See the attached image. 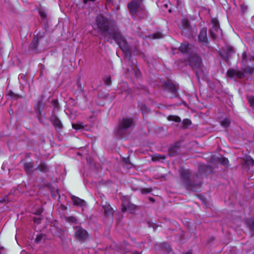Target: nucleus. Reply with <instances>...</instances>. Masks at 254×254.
Listing matches in <instances>:
<instances>
[{"mask_svg": "<svg viewBox=\"0 0 254 254\" xmlns=\"http://www.w3.org/2000/svg\"><path fill=\"white\" fill-rule=\"evenodd\" d=\"M81 90L82 92H83V88H81Z\"/></svg>", "mask_w": 254, "mask_h": 254, "instance_id": "nucleus-49", "label": "nucleus"}, {"mask_svg": "<svg viewBox=\"0 0 254 254\" xmlns=\"http://www.w3.org/2000/svg\"><path fill=\"white\" fill-rule=\"evenodd\" d=\"M203 166H201V168L200 167L199 168V172L198 173H197L196 174V178H199V174H200V170H201V168Z\"/></svg>", "mask_w": 254, "mask_h": 254, "instance_id": "nucleus-41", "label": "nucleus"}, {"mask_svg": "<svg viewBox=\"0 0 254 254\" xmlns=\"http://www.w3.org/2000/svg\"><path fill=\"white\" fill-rule=\"evenodd\" d=\"M72 127L76 130L80 129L83 128V126L81 124H73L72 125Z\"/></svg>", "mask_w": 254, "mask_h": 254, "instance_id": "nucleus-35", "label": "nucleus"}, {"mask_svg": "<svg viewBox=\"0 0 254 254\" xmlns=\"http://www.w3.org/2000/svg\"><path fill=\"white\" fill-rule=\"evenodd\" d=\"M185 254H191V253L190 252H188V253H186Z\"/></svg>", "mask_w": 254, "mask_h": 254, "instance_id": "nucleus-48", "label": "nucleus"}, {"mask_svg": "<svg viewBox=\"0 0 254 254\" xmlns=\"http://www.w3.org/2000/svg\"><path fill=\"white\" fill-rule=\"evenodd\" d=\"M198 41L203 43L205 45L208 46V40L207 36V30L205 28H203L200 31L198 35Z\"/></svg>", "mask_w": 254, "mask_h": 254, "instance_id": "nucleus-10", "label": "nucleus"}, {"mask_svg": "<svg viewBox=\"0 0 254 254\" xmlns=\"http://www.w3.org/2000/svg\"><path fill=\"white\" fill-rule=\"evenodd\" d=\"M71 200L73 202V204L76 206H83L85 205V201L80 198L73 195L71 196Z\"/></svg>", "mask_w": 254, "mask_h": 254, "instance_id": "nucleus-14", "label": "nucleus"}, {"mask_svg": "<svg viewBox=\"0 0 254 254\" xmlns=\"http://www.w3.org/2000/svg\"><path fill=\"white\" fill-rule=\"evenodd\" d=\"M39 44V38L38 36H35L32 42L29 45V49L32 51H36Z\"/></svg>", "mask_w": 254, "mask_h": 254, "instance_id": "nucleus-18", "label": "nucleus"}, {"mask_svg": "<svg viewBox=\"0 0 254 254\" xmlns=\"http://www.w3.org/2000/svg\"><path fill=\"white\" fill-rule=\"evenodd\" d=\"M244 71L249 74H252L254 72V66L250 67L249 66H247L244 68Z\"/></svg>", "mask_w": 254, "mask_h": 254, "instance_id": "nucleus-28", "label": "nucleus"}, {"mask_svg": "<svg viewBox=\"0 0 254 254\" xmlns=\"http://www.w3.org/2000/svg\"><path fill=\"white\" fill-rule=\"evenodd\" d=\"M163 37V34L160 32L155 33L152 35V37L153 39L161 38Z\"/></svg>", "mask_w": 254, "mask_h": 254, "instance_id": "nucleus-37", "label": "nucleus"}, {"mask_svg": "<svg viewBox=\"0 0 254 254\" xmlns=\"http://www.w3.org/2000/svg\"><path fill=\"white\" fill-rule=\"evenodd\" d=\"M139 106L140 107V109L141 111L143 117L148 115L151 113V111L148 108H147L145 104H140L139 105Z\"/></svg>", "mask_w": 254, "mask_h": 254, "instance_id": "nucleus-20", "label": "nucleus"}, {"mask_svg": "<svg viewBox=\"0 0 254 254\" xmlns=\"http://www.w3.org/2000/svg\"><path fill=\"white\" fill-rule=\"evenodd\" d=\"M74 236L78 240L84 241L88 238V233L86 230L83 229L81 227H77L76 230L74 233Z\"/></svg>", "mask_w": 254, "mask_h": 254, "instance_id": "nucleus-7", "label": "nucleus"}, {"mask_svg": "<svg viewBox=\"0 0 254 254\" xmlns=\"http://www.w3.org/2000/svg\"><path fill=\"white\" fill-rule=\"evenodd\" d=\"M227 76L233 78L236 76L238 79H241L244 77V73L241 71L236 70L233 68L229 69L227 71Z\"/></svg>", "mask_w": 254, "mask_h": 254, "instance_id": "nucleus-9", "label": "nucleus"}, {"mask_svg": "<svg viewBox=\"0 0 254 254\" xmlns=\"http://www.w3.org/2000/svg\"><path fill=\"white\" fill-rule=\"evenodd\" d=\"M37 219H36V218H34V222H35V223H36V222H37Z\"/></svg>", "mask_w": 254, "mask_h": 254, "instance_id": "nucleus-47", "label": "nucleus"}, {"mask_svg": "<svg viewBox=\"0 0 254 254\" xmlns=\"http://www.w3.org/2000/svg\"><path fill=\"white\" fill-rule=\"evenodd\" d=\"M247 224L248 228L252 231H254V219H250L247 221Z\"/></svg>", "mask_w": 254, "mask_h": 254, "instance_id": "nucleus-27", "label": "nucleus"}, {"mask_svg": "<svg viewBox=\"0 0 254 254\" xmlns=\"http://www.w3.org/2000/svg\"><path fill=\"white\" fill-rule=\"evenodd\" d=\"M43 106L44 103L41 100L38 101L34 106L35 111L39 117L41 116L42 110Z\"/></svg>", "mask_w": 254, "mask_h": 254, "instance_id": "nucleus-16", "label": "nucleus"}, {"mask_svg": "<svg viewBox=\"0 0 254 254\" xmlns=\"http://www.w3.org/2000/svg\"><path fill=\"white\" fill-rule=\"evenodd\" d=\"M190 65L193 68L196 72L197 70L202 67V60L200 56L196 54H191L188 59Z\"/></svg>", "mask_w": 254, "mask_h": 254, "instance_id": "nucleus-3", "label": "nucleus"}, {"mask_svg": "<svg viewBox=\"0 0 254 254\" xmlns=\"http://www.w3.org/2000/svg\"><path fill=\"white\" fill-rule=\"evenodd\" d=\"M23 167L25 171L28 175H31L34 171V164L31 161L24 163Z\"/></svg>", "mask_w": 254, "mask_h": 254, "instance_id": "nucleus-13", "label": "nucleus"}, {"mask_svg": "<svg viewBox=\"0 0 254 254\" xmlns=\"http://www.w3.org/2000/svg\"><path fill=\"white\" fill-rule=\"evenodd\" d=\"M104 82L107 86H110L112 84L111 77L110 76L107 77L104 79Z\"/></svg>", "mask_w": 254, "mask_h": 254, "instance_id": "nucleus-30", "label": "nucleus"}, {"mask_svg": "<svg viewBox=\"0 0 254 254\" xmlns=\"http://www.w3.org/2000/svg\"><path fill=\"white\" fill-rule=\"evenodd\" d=\"M217 162H218L220 164L227 166L228 165L229 161L227 158L221 156L220 157H218L216 160Z\"/></svg>", "mask_w": 254, "mask_h": 254, "instance_id": "nucleus-21", "label": "nucleus"}, {"mask_svg": "<svg viewBox=\"0 0 254 254\" xmlns=\"http://www.w3.org/2000/svg\"><path fill=\"white\" fill-rule=\"evenodd\" d=\"M190 46L189 43H182L179 47V51L183 54L189 53L190 49Z\"/></svg>", "mask_w": 254, "mask_h": 254, "instance_id": "nucleus-15", "label": "nucleus"}, {"mask_svg": "<svg viewBox=\"0 0 254 254\" xmlns=\"http://www.w3.org/2000/svg\"><path fill=\"white\" fill-rule=\"evenodd\" d=\"M102 207L104 210V215L107 217L110 218L111 220H113L114 210L110 203L108 202H106L105 204H103Z\"/></svg>", "mask_w": 254, "mask_h": 254, "instance_id": "nucleus-8", "label": "nucleus"}, {"mask_svg": "<svg viewBox=\"0 0 254 254\" xmlns=\"http://www.w3.org/2000/svg\"><path fill=\"white\" fill-rule=\"evenodd\" d=\"M43 237L44 235L42 234L38 235L35 239V242L37 244L39 243L40 241L42 240Z\"/></svg>", "mask_w": 254, "mask_h": 254, "instance_id": "nucleus-36", "label": "nucleus"}, {"mask_svg": "<svg viewBox=\"0 0 254 254\" xmlns=\"http://www.w3.org/2000/svg\"><path fill=\"white\" fill-rule=\"evenodd\" d=\"M182 32L187 34L191 29V25L190 21L187 18H183L181 21L180 27Z\"/></svg>", "mask_w": 254, "mask_h": 254, "instance_id": "nucleus-11", "label": "nucleus"}, {"mask_svg": "<svg viewBox=\"0 0 254 254\" xmlns=\"http://www.w3.org/2000/svg\"><path fill=\"white\" fill-rule=\"evenodd\" d=\"M140 191L142 194H147L150 193L152 191V189L151 188H142Z\"/></svg>", "mask_w": 254, "mask_h": 254, "instance_id": "nucleus-34", "label": "nucleus"}, {"mask_svg": "<svg viewBox=\"0 0 254 254\" xmlns=\"http://www.w3.org/2000/svg\"><path fill=\"white\" fill-rule=\"evenodd\" d=\"M52 104L55 109H59V104L57 99L53 100L52 101Z\"/></svg>", "mask_w": 254, "mask_h": 254, "instance_id": "nucleus-33", "label": "nucleus"}, {"mask_svg": "<svg viewBox=\"0 0 254 254\" xmlns=\"http://www.w3.org/2000/svg\"><path fill=\"white\" fill-rule=\"evenodd\" d=\"M122 210L123 212H125L127 210V208H126V206L123 207Z\"/></svg>", "mask_w": 254, "mask_h": 254, "instance_id": "nucleus-45", "label": "nucleus"}, {"mask_svg": "<svg viewBox=\"0 0 254 254\" xmlns=\"http://www.w3.org/2000/svg\"><path fill=\"white\" fill-rule=\"evenodd\" d=\"M40 14L41 17L42 18H45L46 17V14L43 12H40Z\"/></svg>", "mask_w": 254, "mask_h": 254, "instance_id": "nucleus-42", "label": "nucleus"}, {"mask_svg": "<svg viewBox=\"0 0 254 254\" xmlns=\"http://www.w3.org/2000/svg\"><path fill=\"white\" fill-rule=\"evenodd\" d=\"M253 60L254 61V56L252 58Z\"/></svg>", "mask_w": 254, "mask_h": 254, "instance_id": "nucleus-51", "label": "nucleus"}, {"mask_svg": "<svg viewBox=\"0 0 254 254\" xmlns=\"http://www.w3.org/2000/svg\"><path fill=\"white\" fill-rule=\"evenodd\" d=\"M248 100L250 107H253L254 106V96H250L248 97Z\"/></svg>", "mask_w": 254, "mask_h": 254, "instance_id": "nucleus-32", "label": "nucleus"}, {"mask_svg": "<svg viewBox=\"0 0 254 254\" xmlns=\"http://www.w3.org/2000/svg\"><path fill=\"white\" fill-rule=\"evenodd\" d=\"M211 22L213 24V29L217 31L220 29L219 23L218 20L216 18H212L211 20Z\"/></svg>", "mask_w": 254, "mask_h": 254, "instance_id": "nucleus-24", "label": "nucleus"}, {"mask_svg": "<svg viewBox=\"0 0 254 254\" xmlns=\"http://www.w3.org/2000/svg\"><path fill=\"white\" fill-rule=\"evenodd\" d=\"M40 213H41V212H38V213H37L36 214H40Z\"/></svg>", "mask_w": 254, "mask_h": 254, "instance_id": "nucleus-50", "label": "nucleus"}, {"mask_svg": "<svg viewBox=\"0 0 254 254\" xmlns=\"http://www.w3.org/2000/svg\"><path fill=\"white\" fill-rule=\"evenodd\" d=\"M180 175L182 182L187 190L195 192L200 190L201 183L192 182L190 179V171L189 169H183L180 171Z\"/></svg>", "mask_w": 254, "mask_h": 254, "instance_id": "nucleus-2", "label": "nucleus"}, {"mask_svg": "<svg viewBox=\"0 0 254 254\" xmlns=\"http://www.w3.org/2000/svg\"><path fill=\"white\" fill-rule=\"evenodd\" d=\"M120 90H121V93L127 92L129 93L130 89L128 88V84L127 82H124L122 86H120Z\"/></svg>", "mask_w": 254, "mask_h": 254, "instance_id": "nucleus-25", "label": "nucleus"}, {"mask_svg": "<svg viewBox=\"0 0 254 254\" xmlns=\"http://www.w3.org/2000/svg\"><path fill=\"white\" fill-rule=\"evenodd\" d=\"M9 95H10L12 97L18 98L19 97V96L18 95H16L15 93H14L12 91H10L9 92Z\"/></svg>", "mask_w": 254, "mask_h": 254, "instance_id": "nucleus-38", "label": "nucleus"}, {"mask_svg": "<svg viewBox=\"0 0 254 254\" xmlns=\"http://www.w3.org/2000/svg\"><path fill=\"white\" fill-rule=\"evenodd\" d=\"M95 25L101 35L108 38V42L112 43L110 40H114L125 54L131 56L127 42L112 20L99 15L96 16Z\"/></svg>", "mask_w": 254, "mask_h": 254, "instance_id": "nucleus-1", "label": "nucleus"}, {"mask_svg": "<svg viewBox=\"0 0 254 254\" xmlns=\"http://www.w3.org/2000/svg\"><path fill=\"white\" fill-rule=\"evenodd\" d=\"M179 147L177 145H175L169 148L168 150V154L171 156H174L178 154L179 153Z\"/></svg>", "mask_w": 254, "mask_h": 254, "instance_id": "nucleus-17", "label": "nucleus"}, {"mask_svg": "<svg viewBox=\"0 0 254 254\" xmlns=\"http://www.w3.org/2000/svg\"><path fill=\"white\" fill-rule=\"evenodd\" d=\"M167 120L169 121H174L176 123H180L181 121L180 117L177 115H169L167 117Z\"/></svg>", "mask_w": 254, "mask_h": 254, "instance_id": "nucleus-22", "label": "nucleus"}, {"mask_svg": "<svg viewBox=\"0 0 254 254\" xmlns=\"http://www.w3.org/2000/svg\"><path fill=\"white\" fill-rule=\"evenodd\" d=\"M164 88L165 91L171 93V98H174L178 96L177 88L176 85L171 81L165 82L164 84Z\"/></svg>", "mask_w": 254, "mask_h": 254, "instance_id": "nucleus-6", "label": "nucleus"}, {"mask_svg": "<svg viewBox=\"0 0 254 254\" xmlns=\"http://www.w3.org/2000/svg\"><path fill=\"white\" fill-rule=\"evenodd\" d=\"M165 159H166V157L164 155L156 154L153 155L152 156V160L153 161L163 160H165Z\"/></svg>", "mask_w": 254, "mask_h": 254, "instance_id": "nucleus-23", "label": "nucleus"}, {"mask_svg": "<svg viewBox=\"0 0 254 254\" xmlns=\"http://www.w3.org/2000/svg\"><path fill=\"white\" fill-rule=\"evenodd\" d=\"M133 123L132 118H124L118 125V132L120 133L122 130H126L130 127Z\"/></svg>", "mask_w": 254, "mask_h": 254, "instance_id": "nucleus-5", "label": "nucleus"}, {"mask_svg": "<svg viewBox=\"0 0 254 254\" xmlns=\"http://www.w3.org/2000/svg\"><path fill=\"white\" fill-rule=\"evenodd\" d=\"M140 0H132L127 4V8L131 14L135 15L141 9Z\"/></svg>", "mask_w": 254, "mask_h": 254, "instance_id": "nucleus-4", "label": "nucleus"}, {"mask_svg": "<svg viewBox=\"0 0 254 254\" xmlns=\"http://www.w3.org/2000/svg\"><path fill=\"white\" fill-rule=\"evenodd\" d=\"M66 220L68 222L73 223V224H75L77 222L76 218L75 217L72 216H69V217H67L66 218Z\"/></svg>", "mask_w": 254, "mask_h": 254, "instance_id": "nucleus-29", "label": "nucleus"}, {"mask_svg": "<svg viewBox=\"0 0 254 254\" xmlns=\"http://www.w3.org/2000/svg\"><path fill=\"white\" fill-rule=\"evenodd\" d=\"M149 200L150 201H152V202H154L155 201V199L153 197H150L149 198Z\"/></svg>", "mask_w": 254, "mask_h": 254, "instance_id": "nucleus-44", "label": "nucleus"}, {"mask_svg": "<svg viewBox=\"0 0 254 254\" xmlns=\"http://www.w3.org/2000/svg\"><path fill=\"white\" fill-rule=\"evenodd\" d=\"M37 169L42 173H47L49 171V169L45 162H41L37 167Z\"/></svg>", "mask_w": 254, "mask_h": 254, "instance_id": "nucleus-19", "label": "nucleus"}, {"mask_svg": "<svg viewBox=\"0 0 254 254\" xmlns=\"http://www.w3.org/2000/svg\"><path fill=\"white\" fill-rule=\"evenodd\" d=\"M96 0H83V2L84 3H87L88 1H93V2H94Z\"/></svg>", "mask_w": 254, "mask_h": 254, "instance_id": "nucleus-40", "label": "nucleus"}, {"mask_svg": "<svg viewBox=\"0 0 254 254\" xmlns=\"http://www.w3.org/2000/svg\"><path fill=\"white\" fill-rule=\"evenodd\" d=\"M3 249H4V247L0 246V250H3Z\"/></svg>", "mask_w": 254, "mask_h": 254, "instance_id": "nucleus-46", "label": "nucleus"}, {"mask_svg": "<svg viewBox=\"0 0 254 254\" xmlns=\"http://www.w3.org/2000/svg\"><path fill=\"white\" fill-rule=\"evenodd\" d=\"M231 122L229 118H226L221 122V125L224 127H229Z\"/></svg>", "mask_w": 254, "mask_h": 254, "instance_id": "nucleus-26", "label": "nucleus"}, {"mask_svg": "<svg viewBox=\"0 0 254 254\" xmlns=\"http://www.w3.org/2000/svg\"><path fill=\"white\" fill-rule=\"evenodd\" d=\"M51 122L55 128H62L63 127L61 120L54 114L51 117Z\"/></svg>", "mask_w": 254, "mask_h": 254, "instance_id": "nucleus-12", "label": "nucleus"}, {"mask_svg": "<svg viewBox=\"0 0 254 254\" xmlns=\"http://www.w3.org/2000/svg\"><path fill=\"white\" fill-rule=\"evenodd\" d=\"M209 32H210V36H211V37L212 39H215V38H216V35H215V34L213 33V32L211 30H210Z\"/></svg>", "mask_w": 254, "mask_h": 254, "instance_id": "nucleus-39", "label": "nucleus"}, {"mask_svg": "<svg viewBox=\"0 0 254 254\" xmlns=\"http://www.w3.org/2000/svg\"><path fill=\"white\" fill-rule=\"evenodd\" d=\"M191 124V121L189 119H185L183 121V127H187L188 126Z\"/></svg>", "mask_w": 254, "mask_h": 254, "instance_id": "nucleus-31", "label": "nucleus"}, {"mask_svg": "<svg viewBox=\"0 0 254 254\" xmlns=\"http://www.w3.org/2000/svg\"><path fill=\"white\" fill-rule=\"evenodd\" d=\"M242 56H243V59H246L247 58V54L246 53H243Z\"/></svg>", "mask_w": 254, "mask_h": 254, "instance_id": "nucleus-43", "label": "nucleus"}]
</instances>
